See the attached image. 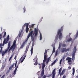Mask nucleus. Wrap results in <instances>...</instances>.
<instances>
[{"label": "nucleus", "instance_id": "1", "mask_svg": "<svg viewBox=\"0 0 78 78\" xmlns=\"http://www.w3.org/2000/svg\"><path fill=\"white\" fill-rule=\"evenodd\" d=\"M64 28L63 26L61 27L60 29H58V31L57 35H59V39H61L62 38V34L61 33L63 31Z\"/></svg>", "mask_w": 78, "mask_h": 78}, {"label": "nucleus", "instance_id": "2", "mask_svg": "<svg viewBox=\"0 0 78 78\" xmlns=\"http://www.w3.org/2000/svg\"><path fill=\"white\" fill-rule=\"evenodd\" d=\"M16 40H14L12 45L10 47L9 50L8 51L9 52V51H10L11 50L12 51V52H13V51H14L15 48H16Z\"/></svg>", "mask_w": 78, "mask_h": 78}, {"label": "nucleus", "instance_id": "3", "mask_svg": "<svg viewBox=\"0 0 78 78\" xmlns=\"http://www.w3.org/2000/svg\"><path fill=\"white\" fill-rule=\"evenodd\" d=\"M11 46V41H9L8 44V48L7 49L5 50V51H3L2 53V56H3L5 55V53H6L9 51V48H10V47Z\"/></svg>", "mask_w": 78, "mask_h": 78}, {"label": "nucleus", "instance_id": "4", "mask_svg": "<svg viewBox=\"0 0 78 78\" xmlns=\"http://www.w3.org/2000/svg\"><path fill=\"white\" fill-rule=\"evenodd\" d=\"M56 69L55 68L53 70L52 74H49L48 75V76H47V77H49V76H52V78H55V76L56 75Z\"/></svg>", "mask_w": 78, "mask_h": 78}, {"label": "nucleus", "instance_id": "5", "mask_svg": "<svg viewBox=\"0 0 78 78\" xmlns=\"http://www.w3.org/2000/svg\"><path fill=\"white\" fill-rule=\"evenodd\" d=\"M76 51V46H74V51L72 54V60L73 61H75V53Z\"/></svg>", "mask_w": 78, "mask_h": 78}, {"label": "nucleus", "instance_id": "6", "mask_svg": "<svg viewBox=\"0 0 78 78\" xmlns=\"http://www.w3.org/2000/svg\"><path fill=\"white\" fill-rule=\"evenodd\" d=\"M27 23H25L24 24L23 26L22 29L20 32L19 33L18 35V36H19V37H22V36H23V34H22V33L23 32V29H24V28H25L26 25H27Z\"/></svg>", "mask_w": 78, "mask_h": 78}, {"label": "nucleus", "instance_id": "7", "mask_svg": "<svg viewBox=\"0 0 78 78\" xmlns=\"http://www.w3.org/2000/svg\"><path fill=\"white\" fill-rule=\"evenodd\" d=\"M45 67V63H44V62H43V63L42 64V70L41 74V77H42L44 76V68Z\"/></svg>", "mask_w": 78, "mask_h": 78}, {"label": "nucleus", "instance_id": "8", "mask_svg": "<svg viewBox=\"0 0 78 78\" xmlns=\"http://www.w3.org/2000/svg\"><path fill=\"white\" fill-rule=\"evenodd\" d=\"M62 67H61L59 70L58 75H59V74H60V76H61V75H64V73H65V72H66V68H65L62 71V73H61V71H62Z\"/></svg>", "mask_w": 78, "mask_h": 78}, {"label": "nucleus", "instance_id": "9", "mask_svg": "<svg viewBox=\"0 0 78 78\" xmlns=\"http://www.w3.org/2000/svg\"><path fill=\"white\" fill-rule=\"evenodd\" d=\"M33 32H34V30H32V31L29 33V34L28 35V36L27 37V38H26L27 40L24 41L23 42H24L25 43V42H27V41H28V39H29L30 37L31 36V37H32V35Z\"/></svg>", "mask_w": 78, "mask_h": 78}, {"label": "nucleus", "instance_id": "10", "mask_svg": "<svg viewBox=\"0 0 78 78\" xmlns=\"http://www.w3.org/2000/svg\"><path fill=\"white\" fill-rule=\"evenodd\" d=\"M47 50H45V52L44 53V60L43 61V62H46L47 59Z\"/></svg>", "mask_w": 78, "mask_h": 78}, {"label": "nucleus", "instance_id": "11", "mask_svg": "<svg viewBox=\"0 0 78 78\" xmlns=\"http://www.w3.org/2000/svg\"><path fill=\"white\" fill-rule=\"evenodd\" d=\"M28 25H29V24H28V23H27V25H26V33H28L29 30H30L31 32L32 31V29L30 28V30L29 29V28H28Z\"/></svg>", "mask_w": 78, "mask_h": 78}, {"label": "nucleus", "instance_id": "12", "mask_svg": "<svg viewBox=\"0 0 78 78\" xmlns=\"http://www.w3.org/2000/svg\"><path fill=\"white\" fill-rule=\"evenodd\" d=\"M38 59V58H37V57H36L35 58H34L33 59V60L34 61V62H35V63H34V65L35 66H37V60Z\"/></svg>", "mask_w": 78, "mask_h": 78}, {"label": "nucleus", "instance_id": "13", "mask_svg": "<svg viewBox=\"0 0 78 78\" xmlns=\"http://www.w3.org/2000/svg\"><path fill=\"white\" fill-rule=\"evenodd\" d=\"M8 41H9V40H6V38H5L4 40L3 41V47L4 46V45H5V44H7V43L8 42Z\"/></svg>", "mask_w": 78, "mask_h": 78}, {"label": "nucleus", "instance_id": "14", "mask_svg": "<svg viewBox=\"0 0 78 78\" xmlns=\"http://www.w3.org/2000/svg\"><path fill=\"white\" fill-rule=\"evenodd\" d=\"M72 58L70 57H67L66 59V61H68V62H71L72 61Z\"/></svg>", "mask_w": 78, "mask_h": 78}, {"label": "nucleus", "instance_id": "15", "mask_svg": "<svg viewBox=\"0 0 78 78\" xmlns=\"http://www.w3.org/2000/svg\"><path fill=\"white\" fill-rule=\"evenodd\" d=\"M26 50H25V52L24 53V55H27V51H28V49L29 48V46H27L26 47Z\"/></svg>", "mask_w": 78, "mask_h": 78}, {"label": "nucleus", "instance_id": "16", "mask_svg": "<svg viewBox=\"0 0 78 78\" xmlns=\"http://www.w3.org/2000/svg\"><path fill=\"white\" fill-rule=\"evenodd\" d=\"M58 61V59L57 58L53 62V63H52L51 64V66H53L54 64H55L57 61Z\"/></svg>", "mask_w": 78, "mask_h": 78}, {"label": "nucleus", "instance_id": "17", "mask_svg": "<svg viewBox=\"0 0 78 78\" xmlns=\"http://www.w3.org/2000/svg\"><path fill=\"white\" fill-rule=\"evenodd\" d=\"M14 65H15V63H13V64L12 65H11V66L9 67V70H12V67H14Z\"/></svg>", "mask_w": 78, "mask_h": 78}, {"label": "nucleus", "instance_id": "18", "mask_svg": "<svg viewBox=\"0 0 78 78\" xmlns=\"http://www.w3.org/2000/svg\"><path fill=\"white\" fill-rule=\"evenodd\" d=\"M66 48H62V50H61V52L62 53H64L65 51H66Z\"/></svg>", "mask_w": 78, "mask_h": 78}, {"label": "nucleus", "instance_id": "19", "mask_svg": "<svg viewBox=\"0 0 78 78\" xmlns=\"http://www.w3.org/2000/svg\"><path fill=\"white\" fill-rule=\"evenodd\" d=\"M25 42H23V43H22V44L20 47V48H23V46H24V45H25Z\"/></svg>", "mask_w": 78, "mask_h": 78}, {"label": "nucleus", "instance_id": "20", "mask_svg": "<svg viewBox=\"0 0 78 78\" xmlns=\"http://www.w3.org/2000/svg\"><path fill=\"white\" fill-rule=\"evenodd\" d=\"M58 36H57L56 37H55V39L54 40V41H55V43H56V42H57V41H58Z\"/></svg>", "mask_w": 78, "mask_h": 78}, {"label": "nucleus", "instance_id": "21", "mask_svg": "<svg viewBox=\"0 0 78 78\" xmlns=\"http://www.w3.org/2000/svg\"><path fill=\"white\" fill-rule=\"evenodd\" d=\"M6 32H4V34L2 35V38L4 39L5 37H6Z\"/></svg>", "mask_w": 78, "mask_h": 78}, {"label": "nucleus", "instance_id": "22", "mask_svg": "<svg viewBox=\"0 0 78 78\" xmlns=\"http://www.w3.org/2000/svg\"><path fill=\"white\" fill-rule=\"evenodd\" d=\"M75 72V67H74L73 68V75H74Z\"/></svg>", "mask_w": 78, "mask_h": 78}, {"label": "nucleus", "instance_id": "23", "mask_svg": "<svg viewBox=\"0 0 78 78\" xmlns=\"http://www.w3.org/2000/svg\"><path fill=\"white\" fill-rule=\"evenodd\" d=\"M33 47H31V48L30 50V51H31V55H33Z\"/></svg>", "mask_w": 78, "mask_h": 78}, {"label": "nucleus", "instance_id": "24", "mask_svg": "<svg viewBox=\"0 0 78 78\" xmlns=\"http://www.w3.org/2000/svg\"><path fill=\"white\" fill-rule=\"evenodd\" d=\"M42 39V34L40 33V40L41 41Z\"/></svg>", "mask_w": 78, "mask_h": 78}, {"label": "nucleus", "instance_id": "25", "mask_svg": "<svg viewBox=\"0 0 78 78\" xmlns=\"http://www.w3.org/2000/svg\"><path fill=\"white\" fill-rule=\"evenodd\" d=\"M6 39L7 40L9 41V35H8L7 36V37L6 38Z\"/></svg>", "mask_w": 78, "mask_h": 78}, {"label": "nucleus", "instance_id": "26", "mask_svg": "<svg viewBox=\"0 0 78 78\" xmlns=\"http://www.w3.org/2000/svg\"><path fill=\"white\" fill-rule=\"evenodd\" d=\"M72 39L71 38L68 39L67 41L70 42V41H72Z\"/></svg>", "mask_w": 78, "mask_h": 78}, {"label": "nucleus", "instance_id": "27", "mask_svg": "<svg viewBox=\"0 0 78 78\" xmlns=\"http://www.w3.org/2000/svg\"><path fill=\"white\" fill-rule=\"evenodd\" d=\"M2 35H3V33L0 34V41L1 40V39L2 38Z\"/></svg>", "mask_w": 78, "mask_h": 78}, {"label": "nucleus", "instance_id": "28", "mask_svg": "<svg viewBox=\"0 0 78 78\" xmlns=\"http://www.w3.org/2000/svg\"><path fill=\"white\" fill-rule=\"evenodd\" d=\"M12 56H13V55H11L10 57L9 58V61H10L11 59L12 58Z\"/></svg>", "mask_w": 78, "mask_h": 78}, {"label": "nucleus", "instance_id": "29", "mask_svg": "<svg viewBox=\"0 0 78 78\" xmlns=\"http://www.w3.org/2000/svg\"><path fill=\"white\" fill-rule=\"evenodd\" d=\"M34 31H35V33H38V30H37V29L36 28H35Z\"/></svg>", "mask_w": 78, "mask_h": 78}, {"label": "nucleus", "instance_id": "30", "mask_svg": "<svg viewBox=\"0 0 78 78\" xmlns=\"http://www.w3.org/2000/svg\"><path fill=\"white\" fill-rule=\"evenodd\" d=\"M10 72V70H9L7 71L6 72V75H8L9 74V73Z\"/></svg>", "mask_w": 78, "mask_h": 78}, {"label": "nucleus", "instance_id": "31", "mask_svg": "<svg viewBox=\"0 0 78 78\" xmlns=\"http://www.w3.org/2000/svg\"><path fill=\"white\" fill-rule=\"evenodd\" d=\"M16 70H14L13 74L14 75H16Z\"/></svg>", "mask_w": 78, "mask_h": 78}, {"label": "nucleus", "instance_id": "32", "mask_svg": "<svg viewBox=\"0 0 78 78\" xmlns=\"http://www.w3.org/2000/svg\"><path fill=\"white\" fill-rule=\"evenodd\" d=\"M23 10H24L23 12L24 13V12H25V11H26V8L25 7H24Z\"/></svg>", "mask_w": 78, "mask_h": 78}, {"label": "nucleus", "instance_id": "33", "mask_svg": "<svg viewBox=\"0 0 78 78\" xmlns=\"http://www.w3.org/2000/svg\"><path fill=\"white\" fill-rule=\"evenodd\" d=\"M37 33L38 32H35V36L36 37V36H37Z\"/></svg>", "mask_w": 78, "mask_h": 78}, {"label": "nucleus", "instance_id": "34", "mask_svg": "<svg viewBox=\"0 0 78 78\" xmlns=\"http://www.w3.org/2000/svg\"><path fill=\"white\" fill-rule=\"evenodd\" d=\"M19 67V66H17L15 68V70H17V68H18V67Z\"/></svg>", "mask_w": 78, "mask_h": 78}, {"label": "nucleus", "instance_id": "35", "mask_svg": "<svg viewBox=\"0 0 78 78\" xmlns=\"http://www.w3.org/2000/svg\"><path fill=\"white\" fill-rule=\"evenodd\" d=\"M1 48L0 51H1V52H2V51H3V47H1Z\"/></svg>", "mask_w": 78, "mask_h": 78}, {"label": "nucleus", "instance_id": "36", "mask_svg": "<svg viewBox=\"0 0 78 78\" xmlns=\"http://www.w3.org/2000/svg\"><path fill=\"white\" fill-rule=\"evenodd\" d=\"M58 51H57L56 52V53H55V56H56L57 55H58Z\"/></svg>", "mask_w": 78, "mask_h": 78}, {"label": "nucleus", "instance_id": "37", "mask_svg": "<svg viewBox=\"0 0 78 78\" xmlns=\"http://www.w3.org/2000/svg\"><path fill=\"white\" fill-rule=\"evenodd\" d=\"M70 50L69 48H68L67 49H66L65 50V51H66V52L67 51H69V50Z\"/></svg>", "mask_w": 78, "mask_h": 78}, {"label": "nucleus", "instance_id": "38", "mask_svg": "<svg viewBox=\"0 0 78 78\" xmlns=\"http://www.w3.org/2000/svg\"><path fill=\"white\" fill-rule=\"evenodd\" d=\"M17 61H16V63L15 65V67H16V66H17Z\"/></svg>", "mask_w": 78, "mask_h": 78}, {"label": "nucleus", "instance_id": "39", "mask_svg": "<svg viewBox=\"0 0 78 78\" xmlns=\"http://www.w3.org/2000/svg\"><path fill=\"white\" fill-rule=\"evenodd\" d=\"M34 34H33V36H32V41H34Z\"/></svg>", "mask_w": 78, "mask_h": 78}, {"label": "nucleus", "instance_id": "40", "mask_svg": "<svg viewBox=\"0 0 78 78\" xmlns=\"http://www.w3.org/2000/svg\"><path fill=\"white\" fill-rule=\"evenodd\" d=\"M48 60H47V61H46V64H48V62H49V58H48Z\"/></svg>", "mask_w": 78, "mask_h": 78}, {"label": "nucleus", "instance_id": "41", "mask_svg": "<svg viewBox=\"0 0 78 78\" xmlns=\"http://www.w3.org/2000/svg\"><path fill=\"white\" fill-rule=\"evenodd\" d=\"M2 46H3V44L2 43H1L0 44V48H1V47H2Z\"/></svg>", "mask_w": 78, "mask_h": 78}, {"label": "nucleus", "instance_id": "42", "mask_svg": "<svg viewBox=\"0 0 78 78\" xmlns=\"http://www.w3.org/2000/svg\"><path fill=\"white\" fill-rule=\"evenodd\" d=\"M61 44H60L59 45L58 48V49H60V48H61Z\"/></svg>", "mask_w": 78, "mask_h": 78}, {"label": "nucleus", "instance_id": "43", "mask_svg": "<svg viewBox=\"0 0 78 78\" xmlns=\"http://www.w3.org/2000/svg\"><path fill=\"white\" fill-rule=\"evenodd\" d=\"M66 56H64L63 57V61H64V59H65V58H66Z\"/></svg>", "mask_w": 78, "mask_h": 78}, {"label": "nucleus", "instance_id": "44", "mask_svg": "<svg viewBox=\"0 0 78 78\" xmlns=\"http://www.w3.org/2000/svg\"><path fill=\"white\" fill-rule=\"evenodd\" d=\"M62 59H61L60 60V62H59L60 64H61V62H62Z\"/></svg>", "mask_w": 78, "mask_h": 78}, {"label": "nucleus", "instance_id": "45", "mask_svg": "<svg viewBox=\"0 0 78 78\" xmlns=\"http://www.w3.org/2000/svg\"><path fill=\"white\" fill-rule=\"evenodd\" d=\"M5 75H4L2 76L1 78H5Z\"/></svg>", "mask_w": 78, "mask_h": 78}, {"label": "nucleus", "instance_id": "46", "mask_svg": "<svg viewBox=\"0 0 78 78\" xmlns=\"http://www.w3.org/2000/svg\"><path fill=\"white\" fill-rule=\"evenodd\" d=\"M78 31L76 33V37H78Z\"/></svg>", "mask_w": 78, "mask_h": 78}, {"label": "nucleus", "instance_id": "47", "mask_svg": "<svg viewBox=\"0 0 78 78\" xmlns=\"http://www.w3.org/2000/svg\"><path fill=\"white\" fill-rule=\"evenodd\" d=\"M55 50H53L52 54L53 53H55Z\"/></svg>", "mask_w": 78, "mask_h": 78}, {"label": "nucleus", "instance_id": "48", "mask_svg": "<svg viewBox=\"0 0 78 78\" xmlns=\"http://www.w3.org/2000/svg\"><path fill=\"white\" fill-rule=\"evenodd\" d=\"M62 46H63V47H65L66 46V44H63L62 45Z\"/></svg>", "mask_w": 78, "mask_h": 78}, {"label": "nucleus", "instance_id": "49", "mask_svg": "<svg viewBox=\"0 0 78 78\" xmlns=\"http://www.w3.org/2000/svg\"><path fill=\"white\" fill-rule=\"evenodd\" d=\"M17 55H15V57H14V59H15V60H16V57H17Z\"/></svg>", "mask_w": 78, "mask_h": 78}, {"label": "nucleus", "instance_id": "50", "mask_svg": "<svg viewBox=\"0 0 78 78\" xmlns=\"http://www.w3.org/2000/svg\"><path fill=\"white\" fill-rule=\"evenodd\" d=\"M34 24H32L31 27L32 28H33V27H34Z\"/></svg>", "mask_w": 78, "mask_h": 78}, {"label": "nucleus", "instance_id": "51", "mask_svg": "<svg viewBox=\"0 0 78 78\" xmlns=\"http://www.w3.org/2000/svg\"><path fill=\"white\" fill-rule=\"evenodd\" d=\"M66 78V76L64 75L63 77L62 78Z\"/></svg>", "mask_w": 78, "mask_h": 78}, {"label": "nucleus", "instance_id": "52", "mask_svg": "<svg viewBox=\"0 0 78 78\" xmlns=\"http://www.w3.org/2000/svg\"><path fill=\"white\" fill-rule=\"evenodd\" d=\"M71 67L70 66H69L68 67V69H71Z\"/></svg>", "mask_w": 78, "mask_h": 78}, {"label": "nucleus", "instance_id": "53", "mask_svg": "<svg viewBox=\"0 0 78 78\" xmlns=\"http://www.w3.org/2000/svg\"><path fill=\"white\" fill-rule=\"evenodd\" d=\"M55 47H54L53 48V50H55Z\"/></svg>", "mask_w": 78, "mask_h": 78}, {"label": "nucleus", "instance_id": "54", "mask_svg": "<svg viewBox=\"0 0 78 78\" xmlns=\"http://www.w3.org/2000/svg\"><path fill=\"white\" fill-rule=\"evenodd\" d=\"M26 57V55H25V56H24V57H23V58L24 59H25V57Z\"/></svg>", "mask_w": 78, "mask_h": 78}, {"label": "nucleus", "instance_id": "55", "mask_svg": "<svg viewBox=\"0 0 78 78\" xmlns=\"http://www.w3.org/2000/svg\"><path fill=\"white\" fill-rule=\"evenodd\" d=\"M71 34H72V33H69V36H70V35H71Z\"/></svg>", "mask_w": 78, "mask_h": 78}, {"label": "nucleus", "instance_id": "56", "mask_svg": "<svg viewBox=\"0 0 78 78\" xmlns=\"http://www.w3.org/2000/svg\"><path fill=\"white\" fill-rule=\"evenodd\" d=\"M23 60H22L21 61V62H23Z\"/></svg>", "mask_w": 78, "mask_h": 78}, {"label": "nucleus", "instance_id": "57", "mask_svg": "<svg viewBox=\"0 0 78 78\" xmlns=\"http://www.w3.org/2000/svg\"><path fill=\"white\" fill-rule=\"evenodd\" d=\"M5 66H3V69H4V68H5Z\"/></svg>", "mask_w": 78, "mask_h": 78}, {"label": "nucleus", "instance_id": "58", "mask_svg": "<svg viewBox=\"0 0 78 78\" xmlns=\"http://www.w3.org/2000/svg\"><path fill=\"white\" fill-rule=\"evenodd\" d=\"M76 78H78V75H77V76L76 77Z\"/></svg>", "mask_w": 78, "mask_h": 78}, {"label": "nucleus", "instance_id": "59", "mask_svg": "<svg viewBox=\"0 0 78 78\" xmlns=\"http://www.w3.org/2000/svg\"><path fill=\"white\" fill-rule=\"evenodd\" d=\"M41 66H39V69H41Z\"/></svg>", "mask_w": 78, "mask_h": 78}, {"label": "nucleus", "instance_id": "60", "mask_svg": "<svg viewBox=\"0 0 78 78\" xmlns=\"http://www.w3.org/2000/svg\"><path fill=\"white\" fill-rule=\"evenodd\" d=\"M39 66H41V64L40 63L38 64Z\"/></svg>", "mask_w": 78, "mask_h": 78}, {"label": "nucleus", "instance_id": "61", "mask_svg": "<svg viewBox=\"0 0 78 78\" xmlns=\"http://www.w3.org/2000/svg\"><path fill=\"white\" fill-rule=\"evenodd\" d=\"M6 59H5V62H6Z\"/></svg>", "mask_w": 78, "mask_h": 78}, {"label": "nucleus", "instance_id": "62", "mask_svg": "<svg viewBox=\"0 0 78 78\" xmlns=\"http://www.w3.org/2000/svg\"><path fill=\"white\" fill-rule=\"evenodd\" d=\"M0 76H2V74H1V75H0Z\"/></svg>", "mask_w": 78, "mask_h": 78}, {"label": "nucleus", "instance_id": "63", "mask_svg": "<svg viewBox=\"0 0 78 78\" xmlns=\"http://www.w3.org/2000/svg\"><path fill=\"white\" fill-rule=\"evenodd\" d=\"M24 59H23V58L22 60H23V61H24Z\"/></svg>", "mask_w": 78, "mask_h": 78}, {"label": "nucleus", "instance_id": "64", "mask_svg": "<svg viewBox=\"0 0 78 78\" xmlns=\"http://www.w3.org/2000/svg\"><path fill=\"white\" fill-rule=\"evenodd\" d=\"M2 52L0 51V53H2Z\"/></svg>", "mask_w": 78, "mask_h": 78}]
</instances>
